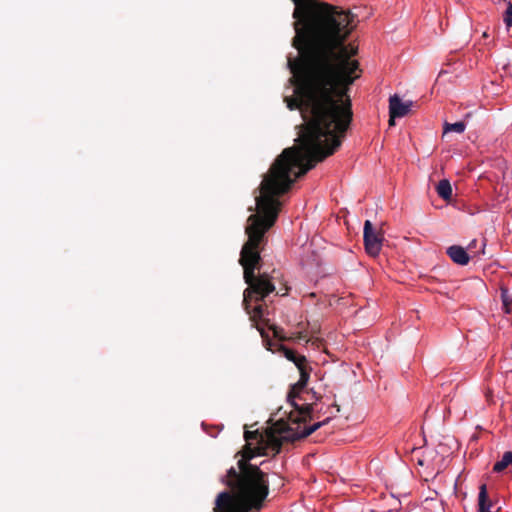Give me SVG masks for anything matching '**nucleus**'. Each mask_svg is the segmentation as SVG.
Listing matches in <instances>:
<instances>
[{
    "label": "nucleus",
    "mask_w": 512,
    "mask_h": 512,
    "mask_svg": "<svg viewBox=\"0 0 512 512\" xmlns=\"http://www.w3.org/2000/svg\"><path fill=\"white\" fill-rule=\"evenodd\" d=\"M466 125L464 122H455V123H445L444 124V133L455 132V133H463L465 131Z\"/></svg>",
    "instance_id": "obj_9"
},
{
    "label": "nucleus",
    "mask_w": 512,
    "mask_h": 512,
    "mask_svg": "<svg viewBox=\"0 0 512 512\" xmlns=\"http://www.w3.org/2000/svg\"><path fill=\"white\" fill-rule=\"evenodd\" d=\"M501 300L505 313H510V305L512 304V293L506 288L501 287Z\"/></svg>",
    "instance_id": "obj_8"
},
{
    "label": "nucleus",
    "mask_w": 512,
    "mask_h": 512,
    "mask_svg": "<svg viewBox=\"0 0 512 512\" xmlns=\"http://www.w3.org/2000/svg\"><path fill=\"white\" fill-rule=\"evenodd\" d=\"M447 254L451 260L458 265H466L470 260L466 250L458 245L450 246L447 249Z\"/></svg>",
    "instance_id": "obj_4"
},
{
    "label": "nucleus",
    "mask_w": 512,
    "mask_h": 512,
    "mask_svg": "<svg viewBox=\"0 0 512 512\" xmlns=\"http://www.w3.org/2000/svg\"><path fill=\"white\" fill-rule=\"evenodd\" d=\"M436 191L438 195L446 201L450 200L452 197V186L447 179H443L437 184Z\"/></svg>",
    "instance_id": "obj_5"
},
{
    "label": "nucleus",
    "mask_w": 512,
    "mask_h": 512,
    "mask_svg": "<svg viewBox=\"0 0 512 512\" xmlns=\"http://www.w3.org/2000/svg\"><path fill=\"white\" fill-rule=\"evenodd\" d=\"M478 505H479V512H489L491 504L488 501V494L486 485L482 484L480 486L479 495H478Z\"/></svg>",
    "instance_id": "obj_6"
},
{
    "label": "nucleus",
    "mask_w": 512,
    "mask_h": 512,
    "mask_svg": "<svg viewBox=\"0 0 512 512\" xmlns=\"http://www.w3.org/2000/svg\"><path fill=\"white\" fill-rule=\"evenodd\" d=\"M475 243H476V240H473V241L470 243V246H475Z\"/></svg>",
    "instance_id": "obj_15"
},
{
    "label": "nucleus",
    "mask_w": 512,
    "mask_h": 512,
    "mask_svg": "<svg viewBox=\"0 0 512 512\" xmlns=\"http://www.w3.org/2000/svg\"><path fill=\"white\" fill-rule=\"evenodd\" d=\"M296 333L298 334L299 340H304L306 342L309 341V339L307 338V332L303 328H300Z\"/></svg>",
    "instance_id": "obj_11"
},
{
    "label": "nucleus",
    "mask_w": 512,
    "mask_h": 512,
    "mask_svg": "<svg viewBox=\"0 0 512 512\" xmlns=\"http://www.w3.org/2000/svg\"><path fill=\"white\" fill-rule=\"evenodd\" d=\"M390 118H389V126H394L395 125V118H391V115L389 114Z\"/></svg>",
    "instance_id": "obj_13"
},
{
    "label": "nucleus",
    "mask_w": 512,
    "mask_h": 512,
    "mask_svg": "<svg viewBox=\"0 0 512 512\" xmlns=\"http://www.w3.org/2000/svg\"><path fill=\"white\" fill-rule=\"evenodd\" d=\"M327 350H328L327 347H323L322 352H327Z\"/></svg>",
    "instance_id": "obj_16"
},
{
    "label": "nucleus",
    "mask_w": 512,
    "mask_h": 512,
    "mask_svg": "<svg viewBox=\"0 0 512 512\" xmlns=\"http://www.w3.org/2000/svg\"><path fill=\"white\" fill-rule=\"evenodd\" d=\"M511 464H512V452L508 451L503 454L500 461L495 463L493 469L496 472H501Z\"/></svg>",
    "instance_id": "obj_7"
},
{
    "label": "nucleus",
    "mask_w": 512,
    "mask_h": 512,
    "mask_svg": "<svg viewBox=\"0 0 512 512\" xmlns=\"http://www.w3.org/2000/svg\"><path fill=\"white\" fill-rule=\"evenodd\" d=\"M271 329L273 330V333L276 337H279V338L283 337V335L281 334V331L277 327L271 326Z\"/></svg>",
    "instance_id": "obj_12"
},
{
    "label": "nucleus",
    "mask_w": 512,
    "mask_h": 512,
    "mask_svg": "<svg viewBox=\"0 0 512 512\" xmlns=\"http://www.w3.org/2000/svg\"><path fill=\"white\" fill-rule=\"evenodd\" d=\"M412 101H403L398 95L389 99V114L391 118H400L407 115L412 107Z\"/></svg>",
    "instance_id": "obj_3"
},
{
    "label": "nucleus",
    "mask_w": 512,
    "mask_h": 512,
    "mask_svg": "<svg viewBox=\"0 0 512 512\" xmlns=\"http://www.w3.org/2000/svg\"><path fill=\"white\" fill-rule=\"evenodd\" d=\"M363 236L367 253L373 257L378 256L382 248V236L373 228L369 220H366L364 223Z\"/></svg>",
    "instance_id": "obj_2"
},
{
    "label": "nucleus",
    "mask_w": 512,
    "mask_h": 512,
    "mask_svg": "<svg viewBox=\"0 0 512 512\" xmlns=\"http://www.w3.org/2000/svg\"><path fill=\"white\" fill-rule=\"evenodd\" d=\"M503 21L508 29L512 28V3L511 2H508V4H507V9L503 15Z\"/></svg>",
    "instance_id": "obj_10"
},
{
    "label": "nucleus",
    "mask_w": 512,
    "mask_h": 512,
    "mask_svg": "<svg viewBox=\"0 0 512 512\" xmlns=\"http://www.w3.org/2000/svg\"><path fill=\"white\" fill-rule=\"evenodd\" d=\"M284 355L295 364L300 373L299 381L292 386L288 394V405L291 410L289 412L285 411L284 415L288 414L287 419L285 420L281 416L277 420L278 426L266 435L259 434L257 431L245 432V440L247 442L243 451L245 461L258 455L278 453L281 446L279 438L284 440L303 438L321 426L320 422L312 425L307 424L308 420L311 419V413L314 411V403L310 402L314 398V393L304 390L309 378L310 369L305 356L294 353Z\"/></svg>",
    "instance_id": "obj_1"
},
{
    "label": "nucleus",
    "mask_w": 512,
    "mask_h": 512,
    "mask_svg": "<svg viewBox=\"0 0 512 512\" xmlns=\"http://www.w3.org/2000/svg\"><path fill=\"white\" fill-rule=\"evenodd\" d=\"M281 352L288 353V352H293V350L290 348L282 347Z\"/></svg>",
    "instance_id": "obj_14"
}]
</instances>
